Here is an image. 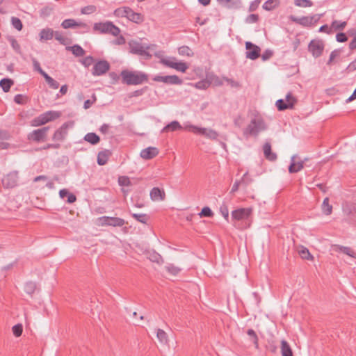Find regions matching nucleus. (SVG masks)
I'll use <instances>...</instances> for the list:
<instances>
[{
    "label": "nucleus",
    "instance_id": "58836bf2",
    "mask_svg": "<svg viewBox=\"0 0 356 356\" xmlns=\"http://www.w3.org/2000/svg\"><path fill=\"white\" fill-rule=\"evenodd\" d=\"M322 210L324 214L330 215L332 213V206L329 204V198L325 197L322 204Z\"/></svg>",
    "mask_w": 356,
    "mask_h": 356
},
{
    "label": "nucleus",
    "instance_id": "72a5a7b5",
    "mask_svg": "<svg viewBox=\"0 0 356 356\" xmlns=\"http://www.w3.org/2000/svg\"><path fill=\"white\" fill-rule=\"evenodd\" d=\"M298 253L302 259L312 261L314 259V257L311 254L309 250L303 246H301L298 249Z\"/></svg>",
    "mask_w": 356,
    "mask_h": 356
},
{
    "label": "nucleus",
    "instance_id": "a211bd4d",
    "mask_svg": "<svg viewBox=\"0 0 356 356\" xmlns=\"http://www.w3.org/2000/svg\"><path fill=\"white\" fill-rule=\"evenodd\" d=\"M165 65L179 72H185L188 68V65L182 61L177 62L175 60H167L163 62Z\"/></svg>",
    "mask_w": 356,
    "mask_h": 356
},
{
    "label": "nucleus",
    "instance_id": "3c124183",
    "mask_svg": "<svg viewBox=\"0 0 356 356\" xmlns=\"http://www.w3.org/2000/svg\"><path fill=\"white\" fill-rule=\"evenodd\" d=\"M346 24V22H340L334 20L332 23V27L334 28L335 30H343Z\"/></svg>",
    "mask_w": 356,
    "mask_h": 356
},
{
    "label": "nucleus",
    "instance_id": "39448f33",
    "mask_svg": "<svg viewBox=\"0 0 356 356\" xmlns=\"http://www.w3.org/2000/svg\"><path fill=\"white\" fill-rule=\"evenodd\" d=\"M115 14L118 17H127L129 20L136 24L141 23L144 19L140 13L134 12L129 7L118 8L115 10Z\"/></svg>",
    "mask_w": 356,
    "mask_h": 356
},
{
    "label": "nucleus",
    "instance_id": "f704fd0d",
    "mask_svg": "<svg viewBox=\"0 0 356 356\" xmlns=\"http://www.w3.org/2000/svg\"><path fill=\"white\" fill-rule=\"evenodd\" d=\"M279 0H268L262 6L263 8L266 10L270 11L279 6Z\"/></svg>",
    "mask_w": 356,
    "mask_h": 356
},
{
    "label": "nucleus",
    "instance_id": "4be33fe9",
    "mask_svg": "<svg viewBox=\"0 0 356 356\" xmlns=\"http://www.w3.org/2000/svg\"><path fill=\"white\" fill-rule=\"evenodd\" d=\"M332 248V250L335 252H343L349 257L356 259V253L352 248L349 247L335 244L333 245Z\"/></svg>",
    "mask_w": 356,
    "mask_h": 356
},
{
    "label": "nucleus",
    "instance_id": "c85d7f7f",
    "mask_svg": "<svg viewBox=\"0 0 356 356\" xmlns=\"http://www.w3.org/2000/svg\"><path fill=\"white\" fill-rule=\"evenodd\" d=\"M13 84L14 81L11 79L4 78L0 81V87L5 92H8Z\"/></svg>",
    "mask_w": 356,
    "mask_h": 356
},
{
    "label": "nucleus",
    "instance_id": "c03bdc74",
    "mask_svg": "<svg viewBox=\"0 0 356 356\" xmlns=\"http://www.w3.org/2000/svg\"><path fill=\"white\" fill-rule=\"evenodd\" d=\"M248 335L250 337V340L258 348V337L255 332L252 329H248L247 331Z\"/></svg>",
    "mask_w": 356,
    "mask_h": 356
},
{
    "label": "nucleus",
    "instance_id": "dca6fc26",
    "mask_svg": "<svg viewBox=\"0 0 356 356\" xmlns=\"http://www.w3.org/2000/svg\"><path fill=\"white\" fill-rule=\"evenodd\" d=\"M49 129V127H44L41 129L33 131L29 135V139L35 142L44 141Z\"/></svg>",
    "mask_w": 356,
    "mask_h": 356
},
{
    "label": "nucleus",
    "instance_id": "37998d69",
    "mask_svg": "<svg viewBox=\"0 0 356 356\" xmlns=\"http://www.w3.org/2000/svg\"><path fill=\"white\" fill-rule=\"evenodd\" d=\"M45 113L48 119V122H51L58 118L61 115L60 112L55 111H47Z\"/></svg>",
    "mask_w": 356,
    "mask_h": 356
},
{
    "label": "nucleus",
    "instance_id": "473e14b6",
    "mask_svg": "<svg viewBox=\"0 0 356 356\" xmlns=\"http://www.w3.org/2000/svg\"><path fill=\"white\" fill-rule=\"evenodd\" d=\"M281 345V352L282 356H293L292 350L286 341L282 340Z\"/></svg>",
    "mask_w": 356,
    "mask_h": 356
},
{
    "label": "nucleus",
    "instance_id": "ddd939ff",
    "mask_svg": "<svg viewBox=\"0 0 356 356\" xmlns=\"http://www.w3.org/2000/svg\"><path fill=\"white\" fill-rule=\"evenodd\" d=\"M308 159L305 158L304 160H300L298 155H293L291 158V164L289 167L290 173H296L304 168V163Z\"/></svg>",
    "mask_w": 356,
    "mask_h": 356
},
{
    "label": "nucleus",
    "instance_id": "4c0bfd02",
    "mask_svg": "<svg viewBox=\"0 0 356 356\" xmlns=\"http://www.w3.org/2000/svg\"><path fill=\"white\" fill-rule=\"evenodd\" d=\"M49 85V86L53 89H58L59 87V83L54 80L52 77L49 76L47 74H44L43 76Z\"/></svg>",
    "mask_w": 356,
    "mask_h": 356
},
{
    "label": "nucleus",
    "instance_id": "bf43d9fd",
    "mask_svg": "<svg viewBox=\"0 0 356 356\" xmlns=\"http://www.w3.org/2000/svg\"><path fill=\"white\" fill-rule=\"evenodd\" d=\"M118 183L120 186H127L131 184V181L129 177L125 176L120 177L118 179Z\"/></svg>",
    "mask_w": 356,
    "mask_h": 356
},
{
    "label": "nucleus",
    "instance_id": "20e7f679",
    "mask_svg": "<svg viewBox=\"0 0 356 356\" xmlns=\"http://www.w3.org/2000/svg\"><path fill=\"white\" fill-rule=\"evenodd\" d=\"M129 44L131 53L143 56L146 59L152 58V54L148 50L156 47L154 44L147 45L134 40L131 41Z\"/></svg>",
    "mask_w": 356,
    "mask_h": 356
},
{
    "label": "nucleus",
    "instance_id": "7ed1b4c3",
    "mask_svg": "<svg viewBox=\"0 0 356 356\" xmlns=\"http://www.w3.org/2000/svg\"><path fill=\"white\" fill-rule=\"evenodd\" d=\"M267 127L264 120L261 117L255 116L244 129L243 134L247 138L250 136L257 137L261 131H265Z\"/></svg>",
    "mask_w": 356,
    "mask_h": 356
},
{
    "label": "nucleus",
    "instance_id": "aec40b11",
    "mask_svg": "<svg viewBox=\"0 0 356 356\" xmlns=\"http://www.w3.org/2000/svg\"><path fill=\"white\" fill-rule=\"evenodd\" d=\"M159 154V149L156 147H149L147 148L143 149L140 152V156L146 160L152 159Z\"/></svg>",
    "mask_w": 356,
    "mask_h": 356
},
{
    "label": "nucleus",
    "instance_id": "bb28decb",
    "mask_svg": "<svg viewBox=\"0 0 356 356\" xmlns=\"http://www.w3.org/2000/svg\"><path fill=\"white\" fill-rule=\"evenodd\" d=\"M54 31L50 28H45L40 32V40H49L54 37Z\"/></svg>",
    "mask_w": 356,
    "mask_h": 356
},
{
    "label": "nucleus",
    "instance_id": "4d7b16f0",
    "mask_svg": "<svg viewBox=\"0 0 356 356\" xmlns=\"http://www.w3.org/2000/svg\"><path fill=\"white\" fill-rule=\"evenodd\" d=\"M23 327L22 324H17L13 327V334L18 337H20L22 334Z\"/></svg>",
    "mask_w": 356,
    "mask_h": 356
},
{
    "label": "nucleus",
    "instance_id": "6ab92c4d",
    "mask_svg": "<svg viewBox=\"0 0 356 356\" xmlns=\"http://www.w3.org/2000/svg\"><path fill=\"white\" fill-rule=\"evenodd\" d=\"M68 127V123L65 122L59 129H58L53 135V140L63 141L67 134Z\"/></svg>",
    "mask_w": 356,
    "mask_h": 356
},
{
    "label": "nucleus",
    "instance_id": "ea45409f",
    "mask_svg": "<svg viewBox=\"0 0 356 356\" xmlns=\"http://www.w3.org/2000/svg\"><path fill=\"white\" fill-rule=\"evenodd\" d=\"M179 54L181 56H186L188 57H191L193 56V52L191 48L188 46H181L178 49Z\"/></svg>",
    "mask_w": 356,
    "mask_h": 356
},
{
    "label": "nucleus",
    "instance_id": "6e6d98bb",
    "mask_svg": "<svg viewBox=\"0 0 356 356\" xmlns=\"http://www.w3.org/2000/svg\"><path fill=\"white\" fill-rule=\"evenodd\" d=\"M81 64L85 67H90L91 65L94 64V58L92 56H86L81 61Z\"/></svg>",
    "mask_w": 356,
    "mask_h": 356
},
{
    "label": "nucleus",
    "instance_id": "0eeeda50",
    "mask_svg": "<svg viewBox=\"0 0 356 356\" xmlns=\"http://www.w3.org/2000/svg\"><path fill=\"white\" fill-rule=\"evenodd\" d=\"M185 129L190 131L195 134H199L205 136L211 140H217L218 134L213 129L199 127L192 124H186Z\"/></svg>",
    "mask_w": 356,
    "mask_h": 356
},
{
    "label": "nucleus",
    "instance_id": "9d476101",
    "mask_svg": "<svg viewBox=\"0 0 356 356\" xmlns=\"http://www.w3.org/2000/svg\"><path fill=\"white\" fill-rule=\"evenodd\" d=\"M110 63L106 60H100L95 63L91 73L95 76H99L105 74L109 70Z\"/></svg>",
    "mask_w": 356,
    "mask_h": 356
},
{
    "label": "nucleus",
    "instance_id": "603ef678",
    "mask_svg": "<svg viewBox=\"0 0 356 356\" xmlns=\"http://www.w3.org/2000/svg\"><path fill=\"white\" fill-rule=\"evenodd\" d=\"M200 216V217H213V211H211V209L208 207H204L201 212L199 213Z\"/></svg>",
    "mask_w": 356,
    "mask_h": 356
},
{
    "label": "nucleus",
    "instance_id": "49530a36",
    "mask_svg": "<svg viewBox=\"0 0 356 356\" xmlns=\"http://www.w3.org/2000/svg\"><path fill=\"white\" fill-rule=\"evenodd\" d=\"M294 4L298 7H311L313 6V2L310 0H295Z\"/></svg>",
    "mask_w": 356,
    "mask_h": 356
},
{
    "label": "nucleus",
    "instance_id": "79ce46f5",
    "mask_svg": "<svg viewBox=\"0 0 356 356\" xmlns=\"http://www.w3.org/2000/svg\"><path fill=\"white\" fill-rule=\"evenodd\" d=\"M36 289V284L33 282H28L25 284L24 291L26 293L32 295Z\"/></svg>",
    "mask_w": 356,
    "mask_h": 356
},
{
    "label": "nucleus",
    "instance_id": "f257e3e1",
    "mask_svg": "<svg viewBox=\"0 0 356 356\" xmlns=\"http://www.w3.org/2000/svg\"><path fill=\"white\" fill-rule=\"evenodd\" d=\"M252 213L251 208L236 209L231 213V222L236 229H247L250 226V218Z\"/></svg>",
    "mask_w": 356,
    "mask_h": 356
},
{
    "label": "nucleus",
    "instance_id": "f8f14e48",
    "mask_svg": "<svg viewBox=\"0 0 356 356\" xmlns=\"http://www.w3.org/2000/svg\"><path fill=\"white\" fill-rule=\"evenodd\" d=\"M61 26L65 29L79 27L83 29V33H88L90 31V26L87 24L82 22H77L74 19H66L63 20L61 23Z\"/></svg>",
    "mask_w": 356,
    "mask_h": 356
},
{
    "label": "nucleus",
    "instance_id": "5fc2aeb1",
    "mask_svg": "<svg viewBox=\"0 0 356 356\" xmlns=\"http://www.w3.org/2000/svg\"><path fill=\"white\" fill-rule=\"evenodd\" d=\"M8 41L10 43V44H11L12 47L13 48V49L16 52L19 53L20 51V45L19 44V43L17 41V40L15 38H14L13 37H9L8 38Z\"/></svg>",
    "mask_w": 356,
    "mask_h": 356
},
{
    "label": "nucleus",
    "instance_id": "412c9836",
    "mask_svg": "<svg viewBox=\"0 0 356 356\" xmlns=\"http://www.w3.org/2000/svg\"><path fill=\"white\" fill-rule=\"evenodd\" d=\"M218 3L229 9H238L241 7V0H216Z\"/></svg>",
    "mask_w": 356,
    "mask_h": 356
},
{
    "label": "nucleus",
    "instance_id": "de8ad7c7",
    "mask_svg": "<svg viewBox=\"0 0 356 356\" xmlns=\"http://www.w3.org/2000/svg\"><path fill=\"white\" fill-rule=\"evenodd\" d=\"M132 216L137 221L142 222L143 224H146L148 220L147 216L144 213H132Z\"/></svg>",
    "mask_w": 356,
    "mask_h": 356
},
{
    "label": "nucleus",
    "instance_id": "69168bd1",
    "mask_svg": "<svg viewBox=\"0 0 356 356\" xmlns=\"http://www.w3.org/2000/svg\"><path fill=\"white\" fill-rule=\"evenodd\" d=\"M273 55V51L270 49H266L264 51V52L261 54V58L263 60H267L270 59Z\"/></svg>",
    "mask_w": 356,
    "mask_h": 356
},
{
    "label": "nucleus",
    "instance_id": "c756f323",
    "mask_svg": "<svg viewBox=\"0 0 356 356\" xmlns=\"http://www.w3.org/2000/svg\"><path fill=\"white\" fill-rule=\"evenodd\" d=\"M67 50H70L75 56H83L85 55V50L79 44H74L72 47H67Z\"/></svg>",
    "mask_w": 356,
    "mask_h": 356
},
{
    "label": "nucleus",
    "instance_id": "8fccbe9b",
    "mask_svg": "<svg viewBox=\"0 0 356 356\" xmlns=\"http://www.w3.org/2000/svg\"><path fill=\"white\" fill-rule=\"evenodd\" d=\"M11 23L13 27L17 31H21L23 28L22 21L17 17H13L11 19Z\"/></svg>",
    "mask_w": 356,
    "mask_h": 356
},
{
    "label": "nucleus",
    "instance_id": "f03ea898",
    "mask_svg": "<svg viewBox=\"0 0 356 356\" xmlns=\"http://www.w3.org/2000/svg\"><path fill=\"white\" fill-rule=\"evenodd\" d=\"M122 83L128 86H136L147 82L148 76L141 71L124 70L120 73Z\"/></svg>",
    "mask_w": 356,
    "mask_h": 356
},
{
    "label": "nucleus",
    "instance_id": "e2e57ef3",
    "mask_svg": "<svg viewBox=\"0 0 356 356\" xmlns=\"http://www.w3.org/2000/svg\"><path fill=\"white\" fill-rule=\"evenodd\" d=\"M259 20V15L257 14H250L245 19L246 23L253 24L257 22Z\"/></svg>",
    "mask_w": 356,
    "mask_h": 356
},
{
    "label": "nucleus",
    "instance_id": "2f4dec72",
    "mask_svg": "<svg viewBox=\"0 0 356 356\" xmlns=\"http://www.w3.org/2000/svg\"><path fill=\"white\" fill-rule=\"evenodd\" d=\"M107 224L108 226L122 227L125 224V221L120 218L108 216V222Z\"/></svg>",
    "mask_w": 356,
    "mask_h": 356
},
{
    "label": "nucleus",
    "instance_id": "13d9d810",
    "mask_svg": "<svg viewBox=\"0 0 356 356\" xmlns=\"http://www.w3.org/2000/svg\"><path fill=\"white\" fill-rule=\"evenodd\" d=\"M14 101L16 104H24L26 102V97L23 95L18 94L15 96Z\"/></svg>",
    "mask_w": 356,
    "mask_h": 356
},
{
    "label": "nucleus",
    "instance_id": "052dcab7",
    "mask_svg": "<svg viewBox=\"0 0 356 356\" xmlns=\"http://www.w3.org/2000/svg\"><path fill=\"white\" fill-rule=\"evenodd\" d=\"M220 212L227 221H229V210L225 204L220 207Z\"/></svg>",
    "mask_w": 356,
    "mask_h": 356
},
{
    "label": "nucleus",
    "instance_id": "f3484780",
    "mask_svg": "<svg viewBox=\"0 0 356 356\" xmlns=\"http://www.w3.org/2000/svg\"><path fill=\"white\" fill-rule=\"evenodd\" d=\"M308 49L313 56L318 58L322 54L324 45L322 41L312 40L309 44Z\"/></svg>",
    "mask_w": 356,
    "mask_h": 356
},
{
    "label": "nucleus",
    "instance_id": "5701e85b",
    "mask_svg": "<svg viewBox=\"0 0 356 356\" xmlns=\"http://www.w3.org/2000/svg\"><path fill=\"white\" fill-rule=\"evenodd\" d=\"M263 151L265 158L270 161H275L277 159V154L272 152L271 145L269 142L264 143Z\"/></svg>",
    "mask_w": 356,
    "mask_h": 356
},
{
    "label": "nucleus",
    "instance_id": "b1692460",
    "mask_svg": "<svg viewBox=\"0 0 356 356\" xmlns=\"http://www.w3.org/2000/svg\"><path fill=\"white\" fill-rule=\"evenodd\" d=\"M165 197L164 191L158 187L153 188L150 191V197L153 201H162L165 199Z\"/></svg>",
    "mask_w": 356,
    "mask_h": 356
},
{
    "label": "nucleus",
    "instance_id": "a19ab883",
    "mask_svg": "<svg viewBox=\"0 0 356 356\" xmlns=\"http://www.w3.org/2000/svg\"><path fill=\"white\" fill-rule=\"evenodd\" d=\"M197 89L199 90H205L208 88L210 86V82L207 78L204 80H201L195 84H193Z\"/></svg>",
    "mask_w": 356,
    "mask_h": 356
},
{
    "label": "nucleus",
    "instance_id": "7c9ffc66",
    "mask_svg": "<svg viewBox=\"0 0 356 356\" xmlns=\"http://www.w3.org/2000/svg\"><path fill=\"white\" fill-rule=\"evenodd\" d=\"M84 140L91 145H96L100 141V138L95 133H88L84 136Z\"/></svg>",
    "mask_w": 356,
    "mask_h": 356
},
{
    "label": "nucleus",
    "instance_id": "9b49d317",
    "mask_svg": "<svg viewBox=\"0 0 356 356\" xmlns=\"http://www.w3.org/2000/svg\"><path fill=\"white\" fill-rule=\"evenodd\" d=\"M152 79L154 81L162 82L169 85H181L183 83V80L177 75H156Z\"/></svg>",
    "mask_w": 356,
    "mask_h": 356
},
{
    "label": "nucleus",
    "instance_id": "1a4fd4ad",
    "mask_svg": "<svg viewBox=\"0 0 356 356\" xmlns=\"http://www.w3.org/2000/svg\"><path fill=\"white\" fill-rule=\"evenodd\" d=\"M297 98L293 96L291 92H288L285 97V99H280L277 100L275 105L278 111L292 109L297 103Z\"/></svg>",
    "mask_w": 356,
    "mask_h": 356
},
{
    "label": "nucleus",
    "instance_id": "423d86ee",
    "mask_svg": "<svg viewBox=\"0 0 356 356\" xmlns=\"http://www.w3.org/2000/svg\"><path fill=\"white\" fill-rule=\"evenodd\" d=\"M322 16V14H315L312 16H304L302 17L290 15L289 19L293 22L298 24L302 26L310 27L318 22Z\"/></svg>",
    "mask_w": 356,
    "mask_h": 356
},
{
    "label": "nucleus",
    "instance_id": "e433bc0d",
    "mask_svg": "<svg viewBox=\"0 0 356 356\" xmlns=\"http://www.w3.org/2000/svg\"><path fill=\"white\" fill-rule=\"evenodd\" d=\"M156 337L161 343L165 344L168 341L167 333L161 329H157Z\"/></svg>",
    "mask_w": 356,
    "mask_h": 356
},
{
    "label": "nucleus",
    "instance_id": "393cba45",
    "mask_svg": "<svg viewBox=\"0 0 356 356\" xmlns=\"http://www.w3.org/2000/svg\"><path fill=\"white\" fill-rule=\"evenodd\" d=\"M183 129L182 126L178 121H172L166 126H165L162 130L161 133H167L170 131H175L178 130H181Z\"/></svg>",
    "mask_w": 356,
    "mask_h": 356
},
{
    "label": "nucleus",
    "instance_id": "6e6552de",
    "mask_svg": "<svg viewBox=\"0 0 356 356\" xmlns=\"http://www.w3.org/2000/svg\"><path fill=\"white\" fill-rule=\"evenodd\" d=\"M93 28L95 31L102 33H110L113 36H118L120 33V29L111 22L95 23Z\"/></svg>",
    "mask_w": 356,
    "mask_h": 356
},
{
    "label": "nucleus",
    "instance_id": "2eb2a0df",
    "mask_svg": "<svg viewBox=\"0 0 356 356\" xmlns=\"http://www.w3.org/2000/svg\"><path fill=\"white\" fill-rule=\"evenodd\" d=\"M245 48L247 50L245 53L247 58L255 60L259 57L261 49L258 46L251 42H246Z\"/></svg>",
    "mask_w": 356,
    "mask_h": 356
},
{
    "label": "nucleus",
    "instance_id": "338daca9",
    "mask_svg": "<svg viewBox=\"0 0 356 356\" xmlns=\"http://www.w3.org/2000/svg\"><path fill=\"white\" fill-rule=\"evenodd\" d=\"M340 54V51L338 49H335L332 51L330 54V58L327 61V65H330L332 62V60L337 56H339Z\"/></svg>",
    "mask_w": 356,
    "mask_h": 356
},
{
    "label": "nucleus",
    "instance_id": "864d4df0",
    "mask_svg": "<svg viewBox=\"0 0 356 356\" xmlns=\"http://www.w3.org/2000/svg\"><path fill=\"white\" fill-rule=\"evenodd\" d=\"M33 65L34 70L39 72L42 76H44V74H47L40 67V63L35 58H32Z\"/></svg>",
    "mask_w": 356,
    "mask_h": 356
},
{
    "label": "nucleus",
    "instance_id": "c9c22d12",
    "mask_svg": "<svg viewBox=\"0 0 356 356\" xmlns=\"http://www.w3.org/2000/svg\"><path fill=\"white\" fill-rule=\"evenodd\" d=\"M207 79H209L210 85L213 83L216 86H220L223 84V78H220L216 75H208Z\"/></svg>",
    "mask_w": 356,
    "mask_h": 356
},
{
    "label": "nucleus",
    "instance_id": "a18cd8bd",
    "mask_svg": "<svg viewBox=\"0 0 356 356\" xmlns=\"http://www.w3.org/2000/svg\"><path fill=\"white\" fill-rule=\"evenodd\" d=\"M165 268L169 273L173 275H177L181 271L180 268L175 266L172 264H168Z\"/></svg>",
    "mask_w": 356,
    "mask_h": 356
},
{
    "label": "nucleus",
    "instance_id": "680f3d73",
    "mask_svg": "<svg viewBox=\"0 0 356 356\" xmlns=\"http://www.w3.org/2000/svg\"><path fill=\"white\" fill-rule=\"evenodd\" d=\"M96 10V7L95 6H85L81 9V13L85 15H88L93 13Z\"/></svg>",
    "mask_w": 356,
    "mask_h": 356
},
{
    "label": "nucleus",
    "instance_id": "09e8293b",
    "mask_svg": "<svg viewBox=\"0 0 356 356\" xmlns=\"http://www.w3.org/2000/svg\"><path fill=\"white\" fill-rule=\"evenodd\" d=\"M240 181L242 186L246 187L253 181V179L249 176L248 172H246Z\"/></svg>",
    "mask_w": 356,
    "mask_h": 356
},
{
    "label": "nucleus",
    "instance_id": "0e129e2a",
    "mask_svg": "<svg viewBox=\"0 0 356 356\" xmlns=\"http://www.w3.org/2000/svg\"><path fill=\"white\" fill-rule=\"evenodd\" d=\"M54 36L55 37V39L58 40L60 43L64 44L65 42V38L62 34V33L59 31H54Z\"/></svg>",
    "mask_w": 356,
    "mask_h": 356
},
{
    "label": "nucleus",
    "instance_id": "774afa93",
    "mask_svg": "<svg viewBox=\"0 0 356 356\" xmlns=\"http://www.w3.org/2000/svg\"><path fill=\"white\" fill-rule=\"evenodd\" d=\"M260 3H261V0L253 1L249 6V11L253 12V11L256 10L257 9V8L259 7Z\"/></svg>",
    "mask_w": 356,
    "mask_h": 356
},
{
    "label": "nucleus",
    "instance_id": "a878e982",
    "mask_svg": "<svg viewBox=\"0 0 356 356\" xmlns=\"http://www.w3.org/2000/svg\"><path fill=\"white\" fill-rule=\"evenodd\" d=\"M111 155V152L108 149L99 152L97 155V163L99 165H105Z\"/></svg>",
    "mask_w": 356,
    "mask_h": 356
},
{
    "label": "nucleus",
    "instance_id": "4468645a",
    "mask_svg": "<svg viewBox=\"0 0 356 356\" xmlns=\"http://www.w3.org/2000/svg\"><path fill=\"white\" fill-rule=\"evenodd\" d=\"M18 181V172L13 171L6 175L2 179V184L5 188H11L17 186Z\"/></svg>",
    "mask_w": 356,
    "mask_h": 356
},
{
    "label": "nucleus",
    "instance_id": "cd10ccee",
    "mask_svg": "<svg viewBox=\"0 0 356 356\" xmlns=\"http://www.w3.org/2000/svg\"><path fill=\"white\" fill-rule=\"evenodd\" d=\"M343 212L347 215L349 221L356 223V208L355 207H344Z\"/></svg>",
    "mask_w": 356,
    "mask_h": 356
}]
</instances>
